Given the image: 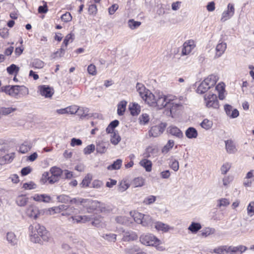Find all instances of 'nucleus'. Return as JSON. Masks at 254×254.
I'll use <instances>...</instances> for the list:
<instances>
[{
  "instance_id": "1",
  "label": "nucleus",
  "mask_w": 254,
  "mask_h": 254,
  "mask_svg": "<svg viewBox=\"0 0 254 254\" xmlns=\"http://www.w3.org/2000/svg\"><path fill=\"white\" fill-rule=\"evenodd\" d=\"M136 90L141 98L149 106L157 109L164 108L167 104L172 101L174 97L171 94H164L162 92L157 91L151 93L141 83H137Z\"/></svg>"
},
{
  "instance_id": "2",
  "label": "nucleus",
  "mask_w": 254,
  "mask_h": 254,
  "mask_svg": "<svg viewBox=\"0 0 254 254\" xmlns=\"http://www.w3.org/2000/svg\"><path fill=\"white\" fill-rule=\"evenodd\" d=\"M30 239L34 243H41V239L48 242L50 239V234L44 226L38 223H33L29 227Z\"/></svg>"
},
{
  "instance_id": "3",
  "label": "nucleus",
  "mask_w": 254,
  "mask_h": 254,
  "mask_svg": "<svg viewBox=\"0 0 254 254\" xmlns=\"http://www.w3.org/2000/svg\"><path fill=\"white\" fill-rule=\"evenodd\" d=\"M204 103L208 108L218 109L219 108V101L215 94H205L204 96Z\"/></svg>"
},
{
  "instance_id": "4",
  "label": "nucleus",
  "mask_w": 254,
  "mask_h": 254,
  "mask_svg": "<svg viewBox=\"0 0 254 254\" xmlns=\"http://www.w3.org/2000/svg\"><path fill=\"white\" fill-rule=\"evenodd\" d=\"M140 241L142 244L146 246H155L159 244V240L152 234L141 235Z\"/></svg>"
},
{
  "instance_id": "5",
  "label": "nucleus",
  "mask_w": 254,
  "mask_h": 254,
  "mask_svg": "<svg viewBox=\"0 0 254 254\" xmlns=\"http://www.w3.org/2000/svg\"><path fill=\"white\" fill-rule=\"evenodd\" d=\"M166 124L161 123L158 125L151 127L149 130L148 134L150 137H156L160 135L164 131Z\"/></svg>"
},
{
  "instance_id": "6",
  "label": "nucleus",
  "mask_w": 254,
  "mask_h": 254,
  "mask_svg": "<svg viewBox=\"0 0 254 254\" xmlns=\"http://www.w3.org/2000/svg\"><path fill=\"white\" fill-rule=\"evenodd\" d=\"M49 173L51 174V185L58 182L63 174V171L59 167L54 166L50 169Z\"/></svg>"
},
{
  "instance_id": "7",
  "label": "nucleus",
  "mask_w": 254,
  "mask_h": 254,
  "mask_svg": "<svg viewBox=\"0 0 254 254\" xmlns=\"http://www.w3.org/2000/svg\"><path fill=\"white\" fill-rule=\"evenodd\" d=\"M175 98L174 100L170 102V103L167 104L164 108L167 107L169 108L170 114L172 117L177 113V112L182 108V104L181 103H177L175 102V101L177 100V97L172 95Z\"/></svg>"
},
{
  "instance_id": "8",
  "label": "nucleus",
  "mask_w": 254,
  "mask_h": 254,
  "mask_svg": "<svg viewBox=\"0 0 254 254\" xmlns=\"http://www.w3.org/2000/svg\"><path fill=\"white\" fill-rule=\"evenodd\" d=\"M38 92L40 95L47 98H50L54 93L53 88L48 85H43L38 86Z\"/></svg>"
},
{
  "instance_id": "9",
  "label": "nucleus",
  "mask_w": 254,
  "mask_h": 254,
  "mask_svg": "<svg viewBox=\"0 0 254 254\" xmlns=\"http://www.w3.org/2000/svg\"><path fill=\"white\" fill-rule=\"evenodd\" d=\"M195 46V43L193 40H189L185 42L183 45L182 55L185 56L190 54Z\"/></svg>"
},
{
  "instance_id": "10",
  "label": "nucleus",
  "mask_w": 254,
  "mask_h": 254,
  "mask_svg": "<svg viewBox=\"0 0 254 254\" xmlns=\"http://www.w3.org/2000/svg\"><path fill=\"white\" fill-rule=\"evenodd\" d=\"M18 88H19V85H7L2 86L0 88V91L11 97H15L19 94Z\"/></svg>"
},
{
  "instance_id": "11",
  "label": "nucleus",
  "mask_w": 254,
  "mask_h": 254,
  "mask_svg": "<svg viewBox=\"0 0 254 254\" xmlns=\"http://www.w3.org/2000/svg\"><path fill=\"white\" fill-rule=\"evenodd\" d=\"M80 111L79 108L76 105H72L67 107L65 108L57 109L56 113L59 115L63 114H71L73 115L76 113L78 111Z\"/></svg>"
},
{
  "instance_id": "12",
  "label": "nucleus",
  "mask_w": 254,
  "mask_h": 254,
  "mask_svg": "<svg viewBox=\"0 0 254 254\" xmlns=\"http://www.w3.org/2000/svg\"><path fill=\"white\" fill-rule=\"evenodd\" d=\"M235 13V8L233 4L229 3L227 5V9L222 14L221 21L225 22L232 17Z\"/></svg>"
},
{
  "instance_id": "13",
  "label": "nucleus",
  "mask_w": 254,
  "mask_h": 254,
  "mask_svg": "<svg viewBox=\"0 0 254 254\" xmlns=\"http://www.w3.org/2000/svg\"><path fill=\"white\" fill-rule=\"evenodd\" d=\"M224 111L226 115L231 119L238 117L239 115V112L236 109H233V107L229 104L224 105Z\"/></svg>"
},
{
  "instance_id": "14",
  "label": "nucleus",
  "mask_w": 254,
  "mask_h": 254,
  "mask_svg": "<svg viewBox=\"0 0 254 254\" xmlns=\"http://www.w3.org/2000/svg\"><path fill=\"white\" fill-rule=\"evenodd\" d=\"M167 132L172 135L181 139L184 137L183 132L178 127L175 126H170L167 128Z\"/></svg>"
},
{
  "instance_id": "15",
  "label": "nucleus",
  "mask_w": 254,
  "mask_h": 254,
  "mask_svg": "<svg viewBox=\"0 0 254 254\" xmlns=\"http://www.w3.org/2000/svg\"><path fill=\"white\" fill-rule=\"evenodd\" d=\"M31 198L38 202L48 203L51 200V197L47 194H35Z\"/></svg>"
},
{
  "instance_id": "16",
  "label": "nucleus",
  "mask_w": 254,
  "mask_h": 254,
  "mask_svg": "<svg viewBox=\"0 0 254 254\" xmlns=\"http://www.w3.org/2000/svg\"><path fill=\"white\" fill-rule=\"evenodd\" d=\"M26 212L29 217L33 218L35 219H37L39 215L38 209L32 205H30L27 208Z\"/></svg>"
},
{
  "instance_id": "17",
  "label": "nucleus",
  "mask_w": 254,
  "mask_h": 254,
  "mask_svg": "<svg viewBox=\"0 0 254 254\" xmlns=\"http://www.w3.org/2000/svg\"><path fill=\"white\" fill-rule=\"evenodd\" d=\"M219 79V77L215 74H210L205 78L203 81L207 83V85L210 87H213Z\"/></svg>"
},
{
  "instance_id": "18",
  "label": "nucleus",
  "mask_w": 254,
  "mask_h": 254,
  "mask_svg": "<svg viewBox=\"0 0 254 254\" xmlns=\"http://www.w3.org/2000/svg\"><path fill=\"white\" fill-rule=\"evenodd\" d=\"M15 157V153L13 152L7 154L2 157H0V164L4 165L12 162Z\"/></svg>"
},
{
  "instance_id": "19",
  "label": "nucleus",
  "mask_w": 254,
  "mask_h": 254,
  "mask_svg": "<svg viewBox=\"0 0 254 254\" xmlns=\"http://www.w3.org/2000/svg\"><path fill=\"white\" fill-rule=\"evenodd\" d=\"M225 148L228 153L232 154L236 152L237 149L235 143L232 140H227L225 141Z\"/></svg>"
},
{
  "instance_id": "20",
  "label": "nucleus",
  "mask_w": 254,
  "mask_h": 254,
  "mask_svg": "<svg viewBox=\"0 0 254 254\" xmlns=\"http://www.w3.org/2000/svg\"><path fill=\"white\" fill-rule=\"evenodd\" d=\"M227 48L226 43L221 42L217 44L216 47V55L215 57L219 58L224 53Z\"/></svg>"
},
{
  "instance_id": "21",
  "label": "nucleus",
  "mask_w": 254,
  "mask_h": 254,
  "mask_svg": "<svg viewBox=\"0 0 254 254\" xmlns=\"http://www.w3.org/2000/svg\"><path fill=\"white\" fill-rule=\"evenodd\" d=\"M137 239V235L133 232L127 231L125 232L123 237L124 241H134Z\"/></svg>"
},
{
  "instance_id": "22",
  "label": "nucleus",
  "mask_w": 254,
  "mask_h": 254,
  "mask_svg": "<svg viewBox=\"0 0 254 254\" xmlns=\"http://www.w3.org/2000/svg\"><path fill=\"white\" fill-rule=\"evenodd\" d=\"M185 135L189 139L196 138L198 136V132L195 128L190 127L186 130Z\"/></svg>"
},
{
  "instance_id": "23",
  "label": "nucleus",
  "mask_w": 254,
  "mask_h": 254,
  "mask_svg": "<svg viewBox=\"0 0 254 254\" xmlns=\"http://www.w3.org/2000/svg\"><path fill=\"white\" fill-rule=\"evenodd\" d=\"M45 65V63L39 59H34L30 64V66L34 69H42Z\"/></svg>"
},
{
  "instance_id": "24",
  "label": "nucleus",
  "mask_w": 254,
  "mask_h": 254,
  "mask_svg": "<svg viewBox=\"0 0 254 254\" xmlns=\"http://www.w3.org/2000/svg\"><path fill=\"white\" fill-rule=\"evenodd\" d=\"M6 240L8 243L11 246H14L17 244V238L13 232H9L7 233Z\"/></svg>"
},
{
  "instance_id": "25",
  "label": "nucleus",
  "mask_w": 254,
  "mask_h": 254,
  "mask_svg": "<svg viewBox=\"0 0 254 254\" xmlns=\"http://www.w3.org/2000/svg\"><path fill=\"white\" fill-rule=\"evenodd\" d=\"M28 197L26 195H19L16 199V203L19 206H24L28 201Z\"/></svg>"
},
{
  "instance_id": "26",
  "label": "nucleus",
  "mask_w": 254,
  "mask_h": 254,
  "mask_svg": "<svg viewBox=\"0 0 254 254\" xmlns=\"http://www.w3.org/2000/svg\"><path fill=\"white\" fill-rule=\"evenodd\" d=\"M142 221L141 224L143 226L152 227L154 223L150 216L147 214H144Z\"/></svg>"
},
{
  "instance_id": "27",
  "label": "nucleus",
  "mask_w": 254,
  "mask_h": 254,
  "mask_svg": "<svg viewBox=\"0 0 254 254\" xmlns=\"http://www.w3.org/2000/svg\"><path fill=\"white\" fill-rule=\"evenodd\" d=\"M72 219L73 222L78 223H85L89 221L90 218L87 216H71L69 220Z\"/></svg>"
},
{
  "instance_id": "28",
  "label": "nucleus",
  "mask_w": 254,
  "mask_h": 254,
  "mask_svg": "<svg viewBox=\"0 0 254 254\" xmlns=\"http://www.w3.org/2000/svg\"><path fill=\"white\" fill-rule=\"evenodd\" d=\"M216 90L218 92V96L220 100H223L225 98L224 91H225V84L224 83L221 82L218 83L215 87Z\"/></svg>"
},
{
  "instance_id": "29",
  "label": "nucleus",
  "mask_w": 254,
  "mask_h": 254,
  "mask_svg": "<svg viewBox=\"0 0 254 254\" xmlns=\"http://www.w3.org/2000/svg\"><path fill=\"white\" fill-rule=\"evenodd\" d=\"M139 164L140 166L145 168L146 171L149 172L152 170V162L151 161L146 159H142L140 162Z\"/></svg>"
},
{
  "instance_id": "30",
  "label": "nucleus",
  "mask_w": 254,
  "mask_h": 254,
  "mask_svg": "<svg viewBox=\"0 0 254 254\" xmlns=\"http://www.w3.org/2000/svg\"><path fill=\"white\" fill-rule=\"evenodd\" d=\"M129 109L131 114L133 116L137 115L140 112V106L135 103L129 104Z\"/></svg>"
},
{
  "instance_id": "31",
  "label": "nucleus",
  "mask_w": 254,
  "mask_h": 254,
  "mask_svg": "<svg viewBox=\"0 0 254 254\" xmlns=\"http://www.w3.org/2000/svg\"><path fill=\"white\" fill-rule=\"evenodd\" d=\"M127 102L125 100L121 101L118 105L117 113L119 116H122L126 110Z\"/></svg>"
},
{
  "instance_id": "32",
  "label": "nucleus",
  "mask_w": 254,
  "mask_h": 254,
  "mask_svg": "<svg viewBox=\"0 0 254 254\" xmlns=\"http://www.w3.org/2000/svg\"><path fill=\"white\" fill-rule=\"evenodd\" d=\"M210 89L209 86L205 82L202 81L197 88L196 92L198 94H204L206 92L208 89Z\"/></svg>"
},
{
  "instance_id": "33",
  "label": "nucleus",
  "mask_w": 254,
  "mask_h": 254,
  "mask_svg": "<svg viewBox=\"0 0 254 254\" xmlns=\"http://www.w3.org/2000/svg\"><path fill=\"white\" fill-rule=\"evenodd\" d=\"M130 214L133 218L135 222L138 224H141L142 220L143 218V214L137 211H130Z\"/></svg>"
},
{
  "instance_id": "34",
  "label": "nucleus",
  "mask_w": 254,
  "mask_h": 254,
  "mask_svg": "<svg viewBox=\"0 0 254 254\" xmlns=\"http://www.w3.org/2000/svg\"><path fill=\"white\" fill-rule=\"evenodd\" d=\"M31 148V144L30 142L25 141L19 147V151L23 154L26 153Z\"/></svg>"
},
{
  "instance_id": "35",
  "label": "nucleus",
  "mask_w": 254,
  "mask_h": 254,
  "mask_svg": "<svg viewBox=\"0 0 254 254\" xmlns=\"http://www.w3.org/2000/svg\"><path fill=\"white\" fill-rule=\"evenodd\" d=\"M153 225L154 226L156 230H157L158 231L167 232L169 229V227L168 225L160 222H155L154 223Z\"/></svg>"
},
{
  "instance_id": "36",
  "label": "nucleus",
  "mask_w": 254,
  "mask_h": 254,
  "mask_svg": "<svg viewBox=\"0 0 254 254\" xmlns=\"http://www.w3.org/2000/svg\"><path fill=\"white\" fill-rule=\"evenodd\" d=\"M247 250V247L243 245H239L236 247L232 246V254H242Z\"/></svg>"
},
{
  "instance_id": "37",
  "label": "nucleus",
  "mask_w": 254,
  "mask_h": 254,
  "mask_svg": "<svg viewBox=\"0 0 254 254\" xmlns=\"http://www.w3.org/2000/svg\"><path fill=\"white\" fill-rule=\"evenodd\" d=\"M51 177L49 172H45L43 173L40 182L41 184L44 185L47 183L51 184Z\"/></svg>"
},
{
  "instance_id": "38",
  "label": "nucleus",
  "mask_w": 254,
  "mask_h": 254,
  "mask_svg": "<svg viewBox=\"0 0 254 254\" xmlns=\"http://www.w3.org/2000/svg\"><path fill=\"white\" fill-rule=\"evenodd\" d=\"M201 228V226L200 223L192 222L189 226L188 230L192 233H196Z\"/></svg>"
},
{
  "instance_id": "39",
  "label": "nucleus",
  "mask_w": 254,
  "mask_h": 254,
  "mask_svg": "<svg viewBox=\"0 0 254 254\" xmlns=\"http://www.w3.org/2000/svg\"><path fill=\"white\" fill-rule=\"evenodd\" d=\"M230 204L229 200L226 198H221L217 200V207H227Z\"/></svg>"
},
{
  "instance_id": "40",
  "label": "nucleus",
  "mask_w": 254,
  "mask_h": 254,
  "mask_svg": "<svg viewBox=\"0 0 254 254\" xmlns=\"http://www.w3.org/2000/svg\"><path fill=\"white\" fill-rule=\"evenodd\" d=\"M122 164V160L121 159H117L112 165L108 166L107 169L109 170H114L119 169Z\"/></svg>"
},
{
  "instance_id": "41",
  "label": "nucleus",
  "mask_w": 254,
  "mask_h": 254,
  "mask_svg": "<svg viewBox=\"0 0 254 254\" xmlns=\"http://www.w3.org/2000/svg\"><path fill=\"white\" fill-rule=\"evenodd\" d=\"M132 185L135 188L141 187L144 185V179L142 177L135 178L133 180Z\"/></svg>"
},
{
  "instance_id": "42",
  "label": "nucleus",
  "mask_w": 254,
  "mask_h": 254,
  "mask_svg": "<svg viewBox=\"0 0 254 254\" xmlns=\"http://www.w3.org/2000/svg\"><path fill=\"white\" fill-rule=\"evenodd\" d=\"M174 141L170 139L168 141L167 144L162 149V152L164 154L167 153L174 146Z\"/></svg>"
},
{
  "instance_id": "43",
  "label": "nucleus",
  "mask_w": 254,
  "mask_h": 254,
  "mask_svg": "<svg viewBox=\"0 0 254 254\" xmlns=\"http://www.w3.org/2000/svg\"><path fill=\"white\" fill-rule=\"evenodd\" d=\"M200 126L203 128L208 130L212 127L213 126V122L211 120L205 119L200 124Z\"/></svg>"
},
{
  "instance_id": "44",
  "label": "nucleus",
  "mask_w": 254,
  "mask_h": 254,
  "mask_svg": "<svg viewBox=\"0 0 254 254\" xmlns=\"http://www.w3.org/2000/svg\"><path fill=\"white\" fill-rule=\"evenodd\" d=\"M6 70L9 74L15 73L16 75L19 72V67L14 64H12L6 68Z\"/></svg>"
},
{
  "instance_id": "45",
  "label": "nucleus",
  "mask_w": 254,
  "mask_h": 254,
  "mask_svg": "<svg viewBox=\"0 0 254 254\" xmlns=\"http://www.w3.org/2000/svg\"><path fill=\"white\" fill-rule=\"evenodd\" d=\"M141 23V22L135 21L133 19H129L127 22L128 27L132 30L135 29L139 27Z\"/></svg>"
},
{
  "instance_id": "46",
  "label": "nucleus",
  "mask_w": 254,
  "mask_h": 254,
  "mask_svg": "<svg viewBox=\"0 0 254 254\" xmlns=\"http://www.w3.org/2000/svg\"><path fill=\"white\" fill-rule=\"evenodd\" d=\"M231 168V164L228 162L224 163L220 168V172L222 175L226 174Z\"/></svg>"
},
{
  "instance_id": "47",
  "label": "nucleus",
  "mask_w": 254,
  "mask_h": 254,
  "mask_svg": "<svg viewBox=\"0 0 254 254\" xmlns=\"http://www.w3.org/2000/svg\"><path fill=\"white\" fill-rule=\"evenodd\" d=\"M121 137L118 133L114 132L111 136V142L114 145H117L121 141Z\"/></svg>"
},
{
  "instance_id": "48",
  "label": "nucleus",
  "mask_w": 254,
  "mask_h": 254,
  "mask_svg": "<svg viewBox=\"0 0 254 254\" xmlns=\"http://www.w3.org/2000/svg\"><path fill=\"white\" fill-rule=\"evenodd\" d=\"M77 209L72 206H67L65 212L62 213V215H72L77 213Z\"/></svg>"
},
{
  "instance_id": "49",
  "label": "nucleus",
  "mask_w": 254,
  "mask_h": 254,
  "mask_svg": "<svg viewBox=\"0 0 254 254\" xmlns=\"http://www.w3.org/2000/svg\"><path fill=\"white\" fill-rule=\"evenodd\" d=\"M129 187V184L127 181H122L119 186V190L120 192H123L127 190Z\"/></svg>"
},
{
  "instance_id": "50",
  "label": "nucleus",
  "mask_w": 254,
  "mask_h": 254,
  "mask_svg": "<svg viewBox=\"0 0 254 254\" xmlns=\"http://www.w3.org/2000/svg\"><path fill=\"white\" fill-rule=\"evenodd\" d=\"M57 199L59 202L66 203L70 202V198L68 195L62 194L57 196Z\"/></svg>"
},
{
  "instance_id": "51",
  "label": "nucleus",
  "mask_w": 254,
  "mask_h": 254,
  "mask_svg": "<svg viewBox=\"0 0 254 254\" xmlns=\"http://www.w3.org/2000/svg\"><path fill=\"white\" fill-rule=\"evenodd\" d=\"M107 149L106 144L103 142L99 143L97 145L96 151L99 153H104L107 151Z\"/></svg>"
},
{
  "instance_id": "52",
  "label": "nucleus",
  "mask_w": 254,
  "mask_h": 254,
  "mask_svg": "<svg viewBox=\"0 0 254 254\" xmlns=\"http://www.w3.org/2000/svg\"><path fill=\"white\" fill-rule=\"evenodd\" d=\"M233 178L231 176H225L222 180L223 186L227 187L233 181Z\"/></svg>"
},
{
  "instance_id": "53",
  "label": "nucleus",
  "mask_w": 254,
  "mask_h": 254,
  "mask_svg": "<svg viewBox=\"0 0 254 254\" xmlns=\"http://www.w3.org/2000/svg\"><path fill=\"white\" fill-rule=\"evenodd\" d=\"M102 237L105 240H107L109 242H115L116 241L117 235L114 234L109 233L103 234Z\"/></svg>"
},
{
  "instance_id": "54",
  "label": "nucleus",
  "mask_w": 254,
  "mask_h": 254,
  "mask_svg": "<svg viewBox=\"0 0 254 254\" xmlns=\"http://www.w3.org/2000/svg\"><path fill=\"white\" fill-rule=\"evenodd\" d=\"M247 214L250 216L254 215V201H251L248 204L247 208Z\"/></svg>"
},
{
  "instance_id": "55",
  "label": "nucleus",
  "mask_w": 254,
  "mask_h": 254,
  "mask_svg": "<svg viewBox=\"0 0 254 254\" xmlns=\"http://www.w3.org/2000/svg\"><path fill=\"white\" fill-rule=\"evenodd\" d=\"M215 230L212 228H206L201 232L200 235L202 237H206L209 235L214 233Z\"/></svg>"
},
{
  "instance_id": "56",
  "label": "nucleus",
  "mask_w": 254,
  "mask_h": 254,
  "mask_svg": "<svg viewBox=\"0 0 254 254\" xmlns=\"http://www.w3.org/2000/svg\"><path fill=\"white\" fill-rule=\"evenodd\" d=\"M169 166L174 171H177L179 169V162L176 159H172L170 162Z\"/></svg>"
},
{
  "instance_id": "57",
  "label": "nucleus",
  "mask_w": 254,
  "mask_h": 254,
  "mask_svg": "<svg viewBox=\"0 0 254 254\" xmlns=\"http://www.w3.org/2000/svg\"><path fill=\"white\" fill-rule=\"evenodd\" d=\"M139 120L140 124L145 125L149 122V117L147 114H143L140 116Z\"/></svg>"
},
{
  "instance_id": "58",
  "label": "nucleus",
  "mask_w": 254,
  "mask_h": 254,
  "mask_svg": "<svg viewBox=\"0 0 254 254\" xmlns=\"http://www.w3.org/2000/svg\"><path fill=\"white\" fill-rule=\"evenodd\" d=\"M95 145L92 144L87 146L85 148H84L83 152L84 154L88 155L92 153L95 150Z\"/></svg>"
},
{
  "instance_id": "59",
  "label": "nucleus",
  "mask_w": 254,
  "mask_h": 254,
  "mask_svg": "<svg viewBox=\"0 0 254 254\" xmlns=\"http://www.w3.org/2000/svg\"><path fill=\"white\" fill-rule=\"evenodd\" d=\"M73 34L71 33L68 34L65 36L63 43V45H64L65 47H66L69 43L72 42L73 39Z\"/></svg>"
},
{
  "instance_id": "60",
  "label": "nucleus",
  "mask_w": 254,
  "mask_h": 254,
  "mask_svg": "<svg viewBox=\"0 0 254 254\" xmlns=\"http://www.w3.org/2000/svg\"><path fill=\"white\" fill-rule=\"evenodd\" d=\"M116 221L117 223L126 224L128 222V218L126 216H119L116 218Z\"/></svg>"
},
{
  "instance_id": "61",
  "label": "nucleus",
  "mask_w": 254,
  "mask_h": 254,
  "mask_svg": "<svg viewBox=\"0 0 254 254\" xmlns=\"http://www.w3.org/2000/svg\"><path fill=\"white\" fill-rule=\"evenodd\" d=\"M87 71L89 74L95 75L97 74L96 66L93 64H90L87 67Z\"/></svg>"
},
{
  "instance_id": "62",
  "label": "nucleus",
  "mask_w": 254,
  "mask_h": 254,
  "mask_svg": "<svg viewBox=\"0 0 254 254\" xmlns=\"http://www.w3.org/2000/svg\"><path fill=\"white\" fill-rule=\"evenodd\" d=\"M156 200V196L154 195H150L146 197L144 200L143 203L145 204L149 205L153 203Z\"/></svg>"
},
{
  "instance_id": "63",
  "label": "nucleus",
  "mask_w": 254,
  "mask_h": 254,
  "mask_svg": "<svg viewBox=\"0 0 254 254\" xmlns=\"http://www.w3.org/2000/svg\"><path fill=\"white\" fill-rule=\"evenodd\" d=\"M36 185L33 182L24 183L23 185V188L25 190H32L36 188Z\"/></svg>"
},
{
  "instance_id": "64",
  "label": "nucleus",
  "mask_w": 254,
  "mask_h": 254,
  "mask_svg": "<svg viewBox=\"0 0 254 254\" xmlns=\"http://www.w3.org/2000/svg\"><path fill=\"white\" fill-rule=\"evenodd\" d=\"M91 178L90 177V176L87 175L82 180L81 183L80 184V185L82 187H88L89 184L91 182Z\"/></svg>"
}]
</instances>
